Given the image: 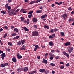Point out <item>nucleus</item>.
<instances>
[{
	"instance_id": "3c124183",
	"label": "nucleus",
	"mask_w": 74,
	"mask_h": 74,
	"mask_svg": "<svg viewBox=\"0 0 74 74\" xmlns=\"http://www.w3.org/2000/svg\"><path fill=\"white\" fill-rule=\"evenodd\" d=\"M66 56H67L68 58H69V55L67 53L65 55Z\"/></svg>"
},
{
	"instance_id": "338daca9",
	"label": "nucleus",
	"mask_w": 74,
	"mask_h": 74,
	"mask_svg": "<svg viewBox=\"0 0 74 74\" xmlns=\"http://www.w3.org/2000/svg\"><path fill=\"white\" fill-rule=\"evenodd\" d=\"M8 6V4H6L5 6V7H7Z\"/></svg>"
},
{
	"instance_id": "e433bc0d",
	"label": "nucleus",
	"mask_w": 74,
	"mask_h": 74,
	"mask_svg": "<svg viewBox=\"0 0 74 74\" xmlns=\"http://www.w3.org/2000/svg\"><path fill=\"white\" fill-rule=\"evenodd\" d=\"M32 16H33V15H32V14L29 15H28V17L29 18H31L32 17Z\"/></svg>"
},
{
	"instance_id": "c03bdc74",
	"label": "nucleus",
	"mask_w": 74,
	"mask_h": 74,
	"mask_svg": "<svg viewBox=\"0 0 74 74\" xmlns=\"http://www.w3.org/2000/svg\"><path fill=\"white\" fill-rule=\"evenodd\" d=\"M1 13H2V14H5V12L4 11H1Z\"/></svg>"
},
{
	"instance_id": "8fccbe9b",
	"label": "nucleus",
	"mask_w": 74,
	"mask_h": 74,
	"mask_svg": "<svg viewBox=\"0 0 74 74\" xmlns=\"http://www.w3.org/2000/svg\"><path fill=\"white\" fill-rule=\"evenodd\" d=\"M55 52V50H51V52L52 53H54V52Z\"/></svg>"
},
{
	"instance_id": "c756f323",
	"label": "nucleus",
	"mask_w": 74,
	"mask_h": 74,
	"mask_svg": "<svg viewBox=\"0 0 74 74\" xmlns=\"http://www.w3.org/2000/svg\"><path fill=\"white\" fill-rule=\"evenodd\" d=\"M17 71H18L19 72H20V71H22V69L19 68H18L17 69Z\"/></svg>"
},
{
	"instance_id": "bb28decb",
	"label": "nucleus",
	"mask_w": 74,
	"mask_h": 74,
	"mask_svg": "<svg viewBox=\"0 0 74 74\" xmlns=\"http://www.w3.org/2000/svg\"><path fill=\"white\" fill-rule=\"evenodd\" d=\"M21 41H20L19 42H17V45H20L21 44Z\"/></svg>"
},
{
	"instance_id": "58836bf2",
	"label": "nucleus",
	"mask_w": 74,
	"mask_h": 74,
	"mask_svg": "<svg viewBox=\"0 0 74 74\" xmlns=\"http://www.w3.org/2000/svg\"><path fill=\"white\" fill-rule=\"evenodd\" d=\"M49 38L52 39V38H53V36L52 35H50L49 36Z\"/></svg>"
},
{
	"instance_id": "72a5a7b5",
	"label": "nucleus",
	"mask_w": 74,
	"mask_h": 74,
	"mask_svg": "<svg viewBox=\"0 0 74 74\" xmlns=\"http://www.w3.org/2000/svg\"><path fill=\"white\" fill-rule=\"evenodd\" d=\"M21 21H23L25 19V18L24 17H21Z\"/></svg>"
},
{
	"instance_id": "aec40b11",
	"label": "nucleus",
	"mask_w": 74,
	"mask_h": 74,
	"mask_svg": "<svg viewBox=\"0 0 74 74\" xmlns=\"http://www.w3.org/2000/svg\"><path fill=\"white\" fill-rule=\"evenodd\" d=\"M14 12V11H12L11 12H9V15H12V14H13Z\"/></svg>"
},
{
	"instance_id": "f3484780",
	"label": "nucleus",
	"mask_w": 74,
	"mask_h": 74,
	"mask_svg": "<svg viewBox=\"0 0 74 74\" xmlns=\"http://www.w3.org/2000/svg\"><path fill=\"white\" fill-rule=\"evenodd\" d=\"M41 12H42V10H38L36 11V13L37 14H38L39 13H41Z\"/></svg>"
},
{
	"instance_id": "5701e85b",
	"label": "nucleus",
	"mask_w": 74,
	"mask_h": 74,
	"mask_svg": "<svg viewBox=\"0 0 74 74\" xmlns=\"http://www.w3.org/2000/svg\"><path fill=\"white\" fill-rule=\"evenodd\" d=\"M23 28L25 30V31H29V30L26 27H23Z\"/></svg>"
},
{
	"instance_id": "f03ea898",
	"label": "nucleus",
	"mask_w": 74,
	"mask_h": 74,
	"mask_svg": "<svg viewBox=\"0 0 74 74\" xmlns=\"http://www.w3.org/2000/svg\"><path fill=\"white\" fill-rule=\"evenodd\" d=\"M73 49H74V48L72 47H71L69 49H68V52H69V53H71Z\"/></svg>"
},
{
	"instance_id": "680f3d73",
	"label": "nucleus",
	"mask_w": 74,
	"mask_h": 74,
	"mask_svg": "<svg viewBox=\"0 0 74 74\" xmlns=\"http://www.w3.org/2000/svg\"><path fill=\"white\" fill-rule=\"evenodd\" d=\"M59 56H57L56 57V58L57 59H59Z\"/></svg>"
},
{
	"instance_id": "0eeeda50",
	"label": "nucleus",
	"mask_w": 74,
	"mask_h": 74,
	"mask_svg": "<svg viewBox=\"0 0 74 74\" xmlns=\"http://www.w3.org/2000/svg\"><path fill=\"white\" fill-rule=\"evenodd\" d=\"M42 62L43 63H45L46 64H47V63H48L47 60H45L44 59H43Z\"/></svg>"
},
{
	"instance_id": "774afa93",
	"label": "nucleus",
	"mask_w": 74,
	"mask_h": 74,
	"mask_svg": "<svg viewBox=\"0 0 74 74\" xmlns=\"http://www.w3.org/2000/svg\"><path fill=\"white\" fill-rule=\"evenodd\" d=\"M40 9H42L43 8V7H42V6H40L39 7Z\"/></svg>"
},
{
	"instance_id": "603ef678",
	"label": "nucleus",
	"mask_w": 74,
	"mask_h": 74,
	"mask_svg": "<svg viewBox=\"0 0 74 74\" xmlns=\"http://www.w3.org/2000/svg\"><path fill=\"white\" fill-rule=\"evenodd\" d=\"M41 0H37L36 1V3H38L39 2H40V1H41Z\"/></svg>"
},
{
	"instance_id": "f704fd0d",
	"label": "nucleus",
	"mask_w": 74,
	"mask_h": 74,
	"mask_svg": "<svg viewBox=\"0 0 74 74\" xmlns=\"http://www.w3.org/2000/svg\"><path fill=\"white\" fill-rule=\"evenodd\" d=\"M7 34L6 33L5 34L4 36H3V38H5V37H7Z\"/></svg>"
},
{
	"instance_id": "a211bd4d",
	"label": "nucleus",
	"mask_w": 74,
	"mask_h": 74,
	"mask_svg": "<svg viewBox=\"0 0 74 74\" xmlns=\"http://www.w3.org/2000/svg\"><path fill=\"white\" fill-rule=\"evenodd\" d=\"M44 28L45 29L47 28V29H49V27L48 26H47L46 25H45L44 26Z\"/></svg>"
},
{
	"instance_id": "2eb2a0df",
	"label": "nucleus",
	"mask_w": 74,
	"mask_h": 74,
	"mask_svg": "<svg viewBox=\"0 0 74 74\" xmlns=\"http://www.w3.org/2000/svg\"><path fill=\"white\" fill-rule=\"evenodd\" d=\"M1 67H5V64H1L0 65Z\"/></svg>"
},
{
	"instance_id": "412c9836",
	"label": "nucleus",
	"mask_w": 74,
	"mask_h": 74,
	"mask_svg": "<svg viewBox=\"0 0 74 74\" xmlns=\"http://www.w3.org/2000/svg\"><path fill=\"white\" fill-rule=\"evenodd\" d=\"M36 2L35 1H32L30 3H29V4H33V3H34Z\"/></svg>"
},
{
	"instance_id": "de8ad7c7",
	"label": "nucleus",
	"mask_w": 74,
	"mask_h": 74,
	"mask_svg": "<svg viewBox=\"0 0 74 74\" xmlns=\"http://www.w3.org/2000/svg\"><path fill=\"white\" fill-rule=\"evenodd\" d=\"M60 69H64V66H62L60 67Z\"/></svg>"
},
{
	"instance_id": "6e6d98bb",
	"label": "nucleus",
	"mask_w": 74,
	"mask_h": 74,
	"mask_svg": "<svg viewBox=\"0 0 74 74\" xmlns=\"http://www.w3.org/2000/svg\"><path fill=\"white\" fill-rule=\"evenodd\" d=\"M50 32H51V33H53L54 31L53 29H52L51 30Z\"/></svg>"
},
{
	"instance_id": "c9c22d12",
	"label": "nucleus",
	"mask_w": 74,
	"mask_h": 74,
	"mask_svg": "<svg viewBox=\"0 0 74 74\" xmlns=\"http://www.w3.org/2000/svg\"><path fill=\"white\" fill-rule=\"evenodd\" d=\"M62 17H63L64 18V20H65L66 19V18H65V16L64 15H62L61 16Z\"/></svg>"
},
{
	"instance_id": "a878e982",
	"label": "nucleus",
	"mask_w": 74,
	"mask_h": 74,
	"mask_svg": "<svg viewBox=\"0 0 74 74\" xmlns=\"http://www.w3.org/2000/svg\"><path fill=\"white\" fill-rule=\"evenodd\" d=\"M69 22H72V21H74V19L72 18H69Z\"/></svg>"
},
{
	"instance_id": "5fc2aeb1",
	"label": "nucleus",
	"mask_w": 74,
	"mask_h": 74,
	"mask_svg": "<svg viewBox=\"0 0 74 74\" xmlns=\"http://www.w3.org/2000/svg\"><path fill=\"white\" fill-rule=\"evenodd\" d=\"M52 74H54V73H55V72L53 70H52Z\"/></svg>"
},
{
	"instance_id": "09e8293b",
	"label": "nucleus",
	"mask_w": 74,
	"mask_h": 74,
	"mask_svg": "<svg viewBox=\"0 0 74 74\" xmlns=\"http://www.w3.org/2000/svg\"><path fill=\"white\" fill-rule=\"evenodd\" d=\"M17 58H22V56L21 55L18 56L17 57Z\"/></svg>"
},
{
	"instance_id": "473e14b6",
	"label": "nucleus",
	"mask_w": 74,
	"mask_h": 74,
	"mask_svg": "<svg viewBox=\"0 0 74 74\" xmlns=\"http://www.w3.org/2000/svg\"><path fill=\"white\" fill-rule=\"evenodd\" d=\"M35 48H38V49H39L40 48V47L38 46V45H35Z\"/></svg>"
},
{
	"instance_id": "4d7b16f0",
	"label": "nucleus",
	"mask_w": 74,
	"mask_h": 74,
	"mask_svg": "<svg viewBox=\"0 0 74 74\" xmlns=\"http://www.w3.org/2000/svg\"><path fill=\"white\" fill-rule=\"evenodd\" d=\"M11 29H13V28H14V26L12 25V26H11Z\"/></svg>"
},
{
	"instance_id": "dca6fc26",
	"label": "nucleus",
	"mask_w": 74,
	"mask_h": 74,
	"mask_svg": "<svg viewBox=\"0 0 74 74\" xmlns=\"http://www.w3.org/2000/svg\"><path fill=\"white\" fill-rule=\"evenodd\" d=\"M11 35L12 37L15 36H16V33H12L11 34Z\"/></svg>"
},
{
	"instance_id": "393cba45",
	"label": "nucleus",
	"mask_w": 74,
	"mask_h": 74,
	"mask_svg": "<svg viewBox=\"0 0 74 74\" xmlns=\"http://www.w3.org/2000/svg\"><path fill=\"white\" fill-rule=\"evenodd\" d=\"M14 30L17 33H18V29L17 28H14Z\"/></svg>"
},
{
	"instance_id": "20e7f679",
	"label": "nucleus",
	"mask_w": 74,
	"mask_h": 74,
	"mask_svg": "<svg viewBox=\"0 0 74 74\" xmlns=\"http://www.w3.org/2000/svg\"><path fill=\"white\" fill-rule=\"evenodd\" d=\"M25 45H23L22 46V48H20V50H25Z\"/></svg>"
},
{
	"instance_id": "6ab92c4d",
	"label": "nucleus",
	"mask_w": 74,
	"mask_h": 74,
	"mask_svg": "<svg viewBox=\"0 0 74 74\" xmlns=\"http://www.w3.org/2000/svg\"><path fill=\"white\" fill-rule=\"evenodd\" d=\"M33 21L34 22H36L37 21V20L35 18H33Z\"/></svg>"
},
{
	"instance_id": "6e6552de",
	"label": "nucleus",
	"mask_w": 74,
	"mask_h": 74,
	"mask_svg": "<svg viewBox=\"0 0 74 74\" xmlns=\"http://www.w3.org/2000/svg\"><path fill=\"white\" fill-rule=\"evenodd\" d=\"M45 70L44 69H40L39 70V71L41 73H44L45 72Z\"/></svg>"
},
{
	"instance_id": "69168bd1",
	"label": "nucleus",
	"mask_w": 74,
	"mask_h": 74,
	"mask_svg": "<svg viewBox=\"0 0 74 74\" xmlns=\"http://www.w3.org/2000/svg\"><path fill=\"white\" fill-rule=\"evenodd\" d=\"M54 31H56V32H57V31H58V29L56 28H55L54 29Z\"/></svg>"
},
{
	"instance_id": "052dcab7",
	"label": "nucleus",
	"mask_w": 74,
	"mask_h": 74,
	"mask_svg": "<svg viewBox=\"0 0 74 74\" xmlns=\"http://www.w3.org/2000/svg\"><path fill=\"white\" fill-rule=\"evenodd\" d=\"M37 58L38 59H40V57L39 56H37Z\"/></svg>"
},
{
	"instance_id": "13d9d810",
	"label": "nucleus",
	"mask_w": 74,
	"mask_h": 74,
	"mask_svg": "<svg viewBox=\"0 0 74 74\" xmlns=\"http://www.w3.org/2000/svg\"><path fill=\"white\" fill-rule=\"evenodd\" d=\"M64 16H66V18H67V14L66 13H65L64 14Z\"/></svg>"
},
{
	"instance_id": "864d4df0",
	"label": "nucleus",
	"mask_w": 74,
	"mask_h": 74,
	"mask_svg": "<svg viewBox=\"0 0 74 74\" xmlns=\"http://www.w3.org/2000/svg\"><path fill=\"white\" fill-rule=\"evenodd\" d=\"M4 64H5V66H8V63H6Z\"/></svg>"
},
{
	"instance_id": "a19ab883",
	"label": "nucleus",
	"mask_w": 74,
	"mask_h": 74,
	"mask_svg": "<svg viewBox=\"0 0 74 74\" xmlns=\"http://www.w3.org/2000/svg\"><path fill=\"white\" fill-rule=\"evenodd\" d=\"M62 53L63 54H64V55H66V54L67 53H66V52H65V51H64Z\"/></svg>"
},
{
	"instance_id": "a18cd8bd",
	"label": "nucleus",
	"mask_w": 74,
	"mask_h": 74,
	"mask_svg": "<svg viewBox=\"0 0 74 74\" xmlns=\"http://www.w3.org/2000/svg\"><path fill=\"white\" fill-rule=\"evenodd\" d=\"M53 57H52V56H50V60H52V59H53Z\"/></svg>"
},
{
	"instance_id": "79ce46f5",
	"label": "nucleus",
	"mask_w": 74,
	"mask_h": 74,
	"mask_svg": "<svg viewBox=\"0 0 74 74\" xmlns=\"http://www.w3.org/2000/svg\"><path fill=\"white\" fill-rule=\"evenodd\" d=\"M62 53L63 54H64V55H66V54L67 53H66V52H65V51H64Z\"/></svg>"
},
{
	"instance_id": "cd10ccee",
	"label": "nucleus",
	"mask_w": 74,
	"mask_h": 74,
	"mask_svg": "<svg viewBox=\"0 0 74 74\" xmlns=\"http://www.w3.org/2000/svg\"><path fill=\"white\" fill-rule=\"evenodd\" d=\"M61 35L62 36H64V32H60Z\"/></svg>"
},
{
	"instance_id": "f8f14e48",
	"label": "nucleus",
	"mask_w": 74,
	"mask_h": 74,
	"mask_svg": "<svg viewBox=\"0 0 74 74\" xmlns=\"http://www.w3.org/2000/svg\"><path fill=\"white\" fill-rule=\"evenodd\" d=\"M27 70H28V68L27 67H25L24 68V71H27Z\"/></svg>"
},
{
	"instance_id": "4be33fe9",
	"label": "nucleus",
	"mask_w": 74,
	"mask_h": 74,
	"mask_svg": "<svg viewBox=\"0 0 74 74\" xmlns=\"http://www.w3.org/2000/svg\"><path fill=\"white\" fill-rule=\"evenodd\" d=\"M21 42V43L22 44H24L25 41L24 40H22L21 41H20Z\"/></svg>"
},
{
	"instance_id": "b1692460",
	"label": "nucleus",
	"mask_w": 74,
	"mask_h": 74,
	"mask_svg": "<svg viewBox=\"0 0 74 74\" xmlns=\"http://www.w3.org/2000/svg\"><path fill=\"white\" fill-rule=\"evenodd\" d=\"M50 66H56V65H55V64H53V63H50Z\"/></svg>"
},
{
	"instance_id": "f257e3e1",
	"label": "nucleus",
	"mask_w": 74,
	"mask_h": 74,
	"mask_svg": "<svg viewBox=\"0 0 74 74\" xmlns=\"http://www.w3.org/2000/svg\"><path fill=\"white\" fill-rule=\"evenodd\" d=\"M32 34L33 36H37L38 35V32L36 31H34Z\"/></svg>"
},
{
	"instance_id": "4468645a",
	"label": "nucleus",
	"mask_w": 74,
	"mask_h": 74,
	"mask_svg": "<svg viewBox=\"0 0 74 74\" xmlns=\"http://www.w3.org/2000/svg\"><path fill=\"white\" fill-rule=\"evenodd\" d=\"M49 73V70H46L45 71V74H47Z\"/></svg>"
},
{
	"instance_id": "39448f33",
	"label": "nucleus",
	"mask_w": 74,
	"mask_h": 74,
	"mask_svg": "<svg viewBox=\"0 0 74 74\" xmlns=\"http://www.w3.org/2000/svg\"><path fill=\"white\" fill-rule=\"evenodd\" d=\"M64 44L65 45V46H68L70 45V42H68L66 43H65Z\"/></svg>"
},
{
	"instance_id": "2f4dec72",
	"label": "nucleus",
	"mask_w": 74,
	"mask_h": 74,
	"mask_svg": "<svg viewBox=\"0 0 74 74\" xmlns=\"http://www.w3.org/2000/svg\"><path fill=\"white\" fill-rule=\"evenodd\" d=\"M68 10H69V11H71L72 10V8H71V7H69L68 8Z\"/></svg>"
},
{
	"instance_id": "7c9ffc66",
	"label": "nucleus",
	"mask_w": 74,
	"mask_h": 74,
	"mask_svg": "<svg viewBox=\"0 0 74 74\" xmlns=\"http://www.w3.org/2000/svg\"><path fill=\"white\" fill-rule=\"evenodd\" d=\"M8 10V11H10L11 10V8L10 7V6H9L7 8Z\"/></svg>"
},
{
	"instance_id": "c85d7f7f",
	"label": "nucleus",
	"mask_w": 74,
	"mask_h": 74,
	"mask_svg": "<svg viewBox=\"0 0 74 74\" xmlns=\"http://www.w3.org/2000/svg\"><path fill=\"white\" fill-rule=\"evenodd\" d=\"M8 45L10 46H12V43L11 42H8Z\"/></svg>"
},
{
	"instance_id": "7ed1b4c3",
	"label": "nucleus",
	"mask_w": 74,
	"mask_h": 74,
	"mask_svg": "<svg viewBox=\"0 0 74 74\" xmlns=\"http://www.w3.org/2000/svg\"><path fill=\"white\" fill-rule=\"evenodd\" d=\"M1 58L3 60L4 59V58L6 56V55L5 53H3L1 54Z\"/></svg>"
},
{
	"instance_id": "4c0bfd02",
	"label": "nucleus",
	"mask_w": 74,
	"mask_h": 74,
	"mask_svg": "<svg viewBox=\"0 0 74 74\" xmlns=\"http://www.w3.org/2000/svg\"><path fill=\"white\" fill-rule=\"evenodd\" d=\"M34 28H35L36 29H37V25L34 24Z\"/></svg>"
},
{
	"instance_id": "bf43d9fd",
	"label": "nucleus",
	"mask_w": 74,
	"mask_h": 74,
	"mask_svg": "<svg viewBox=\"0 0 74 74\" xmlns=\"http://www.w3.org/2000/svg\"><path fill=\"white\" fill-rule=\"evenodd\" d=\"M16 39H18L19 38V36H17L16 37Z\"/></svg>"
},
{
	"instance_id": "0e129e2a",
	"label": "nucleus",
	"mask_w": 74,
	"mask_h": 74,
	"mask_svg": "<svg viewBox=\"0 0 74 74\" xmlns=\"http://www.w3.org/2000/svg\"><path fill=\"white\" fill-rule=\"evenodd\" d=\"M3 53V51H0V53L1 54V53Z\"/></svg>"
},
{
	"instance_id": "49530a36",
	"label": "nucleus",
	"mask_w": 74,
	"mask_h": 74,
	"mask_svg": "<svg viewBox=\"0 0 74 74\" xmlns=\"http://www.w3.org/2000/svg\"><path fill=\"white\" fill-rule=\"evenodd\" d=\"M33 13V11H31L29 12L28 13V14H32Z\"/></svg>"
},
{
	"instance_id": "9d476101",
	"label": "nucleus",
	"mask_w": 74,
	"mask_h": 74,
	"mask_svg": "<svg viewBox=\"0 0 74 74\" xmlns=\"http://www.w3.org/2000/svg\"><path fill=\"white\" fill-rule=\"evenodd\" d=\"M12 60L14 62H16V59L15 57H13L12 59Z\"/></svg>"
},
{
	"instance_id": "ddd939ff",
	"label": "nucleus",
	"mask_w": 74,
	"mask_h": 74,
	"mask_svg": "<svg viewBox=\"0 0 74 74\" xmlns=\"http://www.w3.org/2000/svg\"><path fill=\"white\" fill-rule=\"evenodd\" d=\"M36 73V71H32V72H30L29 73V74H34Z\"/></svg>"
},
{
	"instance_id": "e2e57ef3",
	"label": "nucleus",
	"mask_w": 74,
	"mask_h": 74,
	"mask_svg": "<svg viewBox=\"0 0 74 74\" xmlns=\"http://www.w3.org/2000/svg\"><path fill=\"white\" fill-rule=\"evenodd\" d=\"M60 63L61 64H64V63H63V62H60Z\"/></svg>"
},
{
	"instance_id": "ea45409f",
	"label": "nucleus",
	"mask_w": 74,
	"mask_h": 74,
	"mask_svg": "<svg viewBox=\"0 0 74 74\" xmlns=\"http://www.w3.org/2000/svg\"><path fill=\"white\" fill-rule=\"evenodd\" d=\"M66 66L67 67H69L70 66V64H69V63H67L66 64Z\"/></svg>"
},
{
	"instance_id": "423d86ee",
	"label": "nucleus",
	"mask_w": 74,
	"mask_h": 74,
	"mask_svg": "<svg viewBox=\"0 0 74 74\" xmlns=\"http://www.w3.org/2000/svg\"><path fill=\"white\" fill-rule=\"evenodd\" d=\"M21 12H23V13H26L27 11H25V10L21 9L20 10Z\"/></svg>"
},
{
	"instance_id": "37998d69",
	"label": "nucleus",
	"mask_w": 74,
	"mask_h": 74,
	"mask_svg": "<svg viewBox=\"0 0 74 74\" xmlns=\"http://www.w3.org/2000/svg\"><path fill=\"white\" fill-rule=\"evenodd\" d=\"M19 11V10L17 9V10H16L15 11V13H16V12H18V11Z\"/></svg>"
},
{
	"instance_id": "9b49d317",
	"label": "nucleus",
	"mask_w": 74,
	"mask_h": 74,
	"mask_svg": "<svg viewBox=\"0 0 74 74\" xmlns=\"http://www.w3.org/2000/svg\"><path fill=\"white\" fill-rule=\"evenodd\" d=\"M49 44L50 46H53V43L52 42H49Z\"/></svg>"
},
{
	"instance_id": "1a4fd4ad",
	"label": "nucleus",
	"mask_w": 74,
	"mask_h": 74,
	"mask_svg": "<svg viewBox=\"0 0 74 74\" xmlns=\"http://www.w3.org/2000/svg\"><path fill=\"white\" fill-rule=\"evenodd\" d=\"M47 14H45V15H43L42 16H41V18H42V19H44V18H45V17H47Z\"/></svg>"
}]
</instances>
